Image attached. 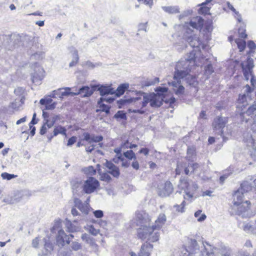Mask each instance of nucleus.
<instances>
[{
  "instance_id": "obj_1",
  "label": "nucleus",
  "mask_w": 256,
  "mask_h": 256,
  "mask_svg": "<svg viewBox=\"0 0 256 256\" xmlns=\"http://www.w3.org/2000/svg\"><path fill=\"white\" fill-rule=\"evenodd\" d=\"M196 53L192 51L189 56L184 59H181L176 64L174 74V80L168 82L169 86L173 87V90L178 96L184 94V88L181 84V79H184L186 76H188L195 68Z\"/></svg>"
},
{
  "instance_id": "obj_2",
  "label": "nucleus",
  "mask_w": 256,
  "mask_h": 256,
  "mask_svg": "<svg viewBox=\"0 0 256 256\" xmlns=\"http://www.w3.org/2000/svg\"><path fill=\"white\" fill-rule=\"evenodd\" d=\"M168 88L166 87H158L156 88V94H146L142 92L140 96L132 98V102H134L138 106L140 107V109H134L130 110L132 112L140 114H144L145 112L142 108L145 107L150 102L152 108H158L162 104L165 96L164 94L168 92Z\"/></svg>"
},
{
  "instance_id": "obj_3",
  "label": "nucleus",
  "mask_w": 256,
  "mask_h": 256,
  "mask_svg": "<svg viewBox=\"0 0 256 256\" xmlns=\"http://www.w3.org/2000/svg\"><path fill=\"white\" fill-rule=\"evenodd\" d=\"M228 122V117L217 116L214 118L212 123L214 132L216 134L222 137L224 141L227 140L232 135V131L229 128L228 126H226V132L224 131V128Z\"/></svg>"
},
{
  "instance_id": "obj_4",
  "label": "nucleus",
  "mask_w": 256,
  "mask_h": 256,
  "mask_svg": "<svg viewBox=\"0 0 256 256\" xmlns=\"http://www.w3.org/2000/svg\"><path fill=\"white\" fill-rule=\"evenodd\" d=\"M2 38L4 40V42L2 44L6 49L12 50L17 48L20 45L24 46L26 42L28 41L31 42V37L28 36H20L17 34H14L12 35L2 36Z\"/></svg>"
},
{
  "instance_id": "obj_5",
  "label": "nucleus",
  "mask_w": 256,
  "mask_h": 256,
  "mask_svg": "<svg viewBox=\"0 0 256 256\" xmlns=\"http://www.w3.org/2000/svg\"><path fill=\"white\" fill-rule=\"evenodd\" d=\"M245 116L246 118H248V115ZM252 118V116H249V118ZM247 122V132L244 134V140L247 143V146L252 148V150H250L251 157L254 160H256V143L252 138V134L256 132V124L254 120L251 119Z\"/></svg>"
},
{
  "instance_id": "obj_6",
  "label": "nucleus",
  "mask_w": 256,
  "mask_h": 256,
  "mask_svg": "<svg viewBox=\"0 0 256 256\" xmlns=\"http://www.w3.org/2000/svg\"><path fill=\"white\" fill-rule=\"evenodd\" d=\"M100 186L98 181L92 177H90L86 181L84 184L82 185L80 183L76 182L72 186L73 192L76 193L78 191L77 189H81L87 194H90L93 192L97 188Z\"/></svg>"
},
{
  "instance_id": "obj_7",
  "label": "nucleus",
  "mask_w": 256,
  "mask_h": 256,
  "mask_svg": "<svg viewBox=\"0 0 256 256\" xmlns=\"http://www.w3.org/2000/svg\"><path fill=\"white\" fill-rule=\"evenodd\" d=\"M187 23L192 29L202 30L206 32H210L212 30V21L204 22L202 17H194L189 23Z\"/></svg>"
},
{
  "instance_id": "obj_8",
  "label": "nucleus",
  "mask_w": 256,
  "mask_h": 256,
  "mask_svg": "<svg viewBox=\"0 0 256 256\" xmlns=\"http://www.w3.org/2000/svg\"><path fill=\"white\" fill-rule=\"evenodd\" d=\"M250 202L248 200L242 202V200H238L236 198H234V203L232 209V212L238 216H242V218L248 216Z\"/></svg>"
},
{
  "instance_id": "obj_9",
  "label": "nucleus",
  "mask_w": 256,
  "mask_h": 256,
  "mask_svg": "<svg viewBox=\"0 0 256 256\" xmlns=\"http://www.w3.org/2000/svg\"><path fill=\"white\" fill-rule=\"evenodd\" d=\"M256 188V179L252 181L245 180L240 185V188L236 191L233 194L234 199L236 198L238 200H241L244 196V193L250 191L255 190Z\"/></svg>"
},
{
  "instance_id": "obj_10",
  "label": "nucleus",
  "mask_w": 256,
  "mask_h": 256,
  "mask_svg": "<svg viewBox=\"0 0 256 256\" xmlns=\"http://www.w3.org/2000/svg\"><path fill=\"white\" fill-rule=\"evenodd\" d=\"M182 31L184 32V38L189 43L192 47L197 48L199 46L200 42L198 37L196 35L194 34V30L189 26V24H188V23H186L182 26Z\"/></svg>"
},
{
  "instance_id": "obj_11",
  "label": "nucleus",
  "mask_w": 256,
  "mask_h": 256,
  "mask_svg": "<svg viewBox=\"0 0 256 256\" xmlns=\"http://www.w3.org/2000/svg\"><path fill=\"white\" fill-rule=\"evenodd\" d=\"M252 89L249 85L246 84L244 87V92L242 94H240L238 100V104L236 106V112L240 111L242 108H245L248 105V102L251 100L250 94L252 92Z\"/></svg>"
},
{
  "instance_id": "obj_12",
  "label": "nucleus",
  "mask_w": 256,
  "mask_h": 256,
  "mask_svg": "<svg viewBox=\"0 0 256 256\" xmlns=\"http://www.w3.org/2000/svg\"><path fill=\"white\" fill-rule=\"evenodd\" d=\"M180 186L182 189H184V193L185 194V195L183 194L184 198L188 200L193 197V192L198 188L196 184L193 182H189L186 180H182Z\"/></svg>"
},
{
  "instance_id": "obj_13",
  "label": "nucleus",
  "mask_w": 256,
  "mask_h": 256,
  "mask_svg": "<svg viewBox=\"0 0 256 256\" xmlns=\"http://www.w3.org/2000/svg\"><path fill=\"white\" fill-rule=\"evenodd\" d=\"M240 66L245 80L248 81L253 73L254 67L253 59L248 58L246 60L242 61L240 63Z\"/></svg>"
},
{
  "instance_id": "obj_14",
  "label": "nucleus",
  "mask_w": 256,
  "mask_h": 256,
  "mask_svg": "<svg viewBox=\"0 0 256 256\" xmlns=\"http://www.w3.org/2000/svg\"><path fill=\"white\" fill-rule=\"evenodd\" d=\"M212 0H206L202 4L197 5V12L198 14L206 16L211 14L210 9L213 6Z\"/></svg>"
},
{
  "instance_id": "obj_15",
  "label": "nucleus",
  "mask_w": 256,
  "mask_h": 256,
  "mask_svg": "<svg viewBox=\"0 0 256 256\" xmlns=\"http://www.w3.org/2000/svg\"><path fill=\"white\" fill-rule=\"evenodd\" d=\"M256 112V102H254V104L251 106H249L248 109H246V108H242L240 111L238 112V114H239L240 118L242 122L245 121L246 122H247L250 120V118H246L245 115H248V116L249 117L254 114Z\"/></svg>"
},
{
  "instance_id": "obj_16",
  "label": "nucleus",
  "mask_w": 256,
  "mask_h": 256,
  "mask_svg": "<svg viewBox=\"0 0 256 256\" xmlns=\"http://www.w3.org/2000/svg\"><path fill=\"white\" fill-rule=\"evenodd\" d=\"M135 220L137 225H149L150 218L148 214L144 210H137L136 212Z\"/></svg>"
},
{
  "instance_id": "obj_17",
  "label": "nucleus",
  "mask_w": 256,
  "mask_h": 256,
  "mask_svg": "<svg viewBox=\"0 0 256 256\" xmlns=\"http://www.w3.org/2000/svg\"><path fill=\"white\" fill-rule=\"evenodd\" d=\"M155 230L152 226H148L147 224L141 226V228L138 230V236L142 240L148 239V237L152 234Z\"/></svg>"
},
{
  "instance_id": "obj_18",
  "label": "nucleus",
  "mask_w": 256,
  "mask_h": 256,
  "mask_svg": "<svg viewBox=\"0 0 256 256\" xmlns=\"http://www.w3.org/2000/svg\"><path fill=\"white\" fill-rule=\"evenodd\" d=\"M96 87L97 86L95 85L92 86L91 88L88 86H83L78 90V92H75L76 96L82 94L83 98L89 97L96 90Z\"/></svg>"
},
{
  "instance_id": "obj_19",
  "label": "nucleus",
  "mask_w": 256,
  "mask_h": 256,
  "mask_svg": "<svg viewBox=\"0 0 256 256\" xmlns=\"http://www.w3.org/2000/svg\"><path fill=\"white\" fill-rule=\"evenodd\" d=\"M74 206L76 207L84 216H86L90 211V206L88 203H83L78 198H74Z\"/></svg>"
},
{
  "instance_id": "obj_20",
  "label": "nucleus",
  "mask_w": 256,
  "mask_h": 256,
  "mask_svg": "<svg viewBox=\"0 0 256 256\" xmlns=\"http://www.w3.org/2000/svg\"><path fill=\"white\" fill-rule=\"evenodd\" d=\"M104 166L108 169V173L111 174L114 177L118 178L120 174L118 168L110 161L106 160Z\"/></svg>"
},
{
  "instance_id": "obj_21",
  "label": "nucleus",
  "mask_w": 256,
  "mask_h": 256,
  "mask_svg": "<svg viewBox=\"0 0 256 256\" xmlns=\"http://www.w3.org/2000/svg\"><path fill=\"white\" fill-rule=\"evenodd\" d=\"M158 194L161 196H169L173 192V186L170 182H166L164 187L159 188Z\"/></svg>"
},
{
  "instance_id": "obj_22",
  "label": "nucleus",
  "mask_w": 256,
  "mask_h": 256,
  "mask_svg": "<svg viewBox=\"0 0 256 256\" xmlns=\"http://www.w3.org/2000/svg\"><path fill=\"white\" fill-rule=\"evenodd\" d=\"M153 248V246L148 242L144 244L140 250L138 256H150L151 252Z\"/></svg>"
},
{
  "instance_id": "obj_23",
  "label": "nucleus",
  "mask_w": 256,
  "mask_h": 256,
  "mask_svg": "<svg viewBox=\"0 0 256 256\" xmlns=\"http://www.w3.org/2000/svg\"><path fill=\"white\" fill-rule=\"evenodd\" d=\"M36 68L38 72L35 70L36 72L32 76V79L33 82L38 83L44 78V70L40 66L37 67Z\"/></svg>"
},
{
  "instance_id": "obj_24",
  "label": "nucleus",
  "mask_w": 256,
  "mask_h": 256,
  "mask_svg": "<svg viewBox=\"0 0 256 256\" xmlns=\"http://www.w3.org/2000/svg\"><path fill=\"white\" fill-rule=\"evenodd\" d=\"M166 220V215L164 214H160L158 218L156 220L154 224L152 225V226L155 230H160L165 224Z\"/></svg>"
},
{
  "instance_id": "obj_25",
  "label": "nucleus",
  "mask_w": 256,
  "mask_h": 256,
  "mask_svg": "<svg viewBox=\"0 0 256 256\" xmlns=\"http://www.w3.org/2000/svg\"><path fill=\"white\" fill-rule=\"evenodd\" d=\"M96 88L100 92V94L102 96L108 95L109 94H113L114 93V88H110V86H96Z\"/></svg>"
},
{
  "instance_id": "obj_26",
  "label": "nucleus",
  "mask_w": 256,
  "mask_h": 256,
  "mask_svg": "<svg viewBox=\"0 0 256 256\" xmlns=\"http://www.w3.org/2000/svg\"><path fill=\"white\" fill-rule=\"evenodd\" d=\"M68 236L66 234L65 232L62 230H60L58 231V234L56 236V244L58 246H63L65 244V238H66Z\"/></svg>"
},
{
  "instance_id": "obj_27",
  "label": "nucleus",
  "mask_w": 256,
  "mask_h": 256,
  "mask_svg": "<svg viewBox=\"0 0 256 256\" xmlns=\"http://www.w3.org/2000/svg\"><path fill=\"white\" fill-rule=\"evenodd\" d=\"M44 242V248L45 252H44V255H47L52 251L54 249V244L50 241L49 238H44L43 239Z\"/></svg>"
},
{
  "instance_id": "obj_28",
  "label": "nucleus",
  "mask_w": 256,
  "mask_h": 256,
  "mask_svg": "<svg viewBox=\"0 0 256 256\" xmlns=\"http://www.w3.org/2000/svg\"><path fill=\"white\" fill-rule=\"evenodd\" d=\"M209 246L210 248V250L206 248V245L204 243H202L200 256H214V252L211 250V246Z\"/></svg>"
},
{
  "instance_id": "obj_29",
  "label": "nucleus",
  "mask_w": 256,
  "mask_h": 256,
  "mask_svg": "<svg viewBox=\"0 0 256 256\" xmlns=\"http://www.w3.org/2000/svg\"><path fill=\"white\" fill-rule=\"evenodd\" d=\"M238 20L239 22V23L240 24V25L238 30L239 36L241 38H246L247 36V34L245 33L246 24L244 22H242L241 24V22H242V17H240L239 18H238Z\"/></svg>"
},
{
  "instance_id": "obj_30",
  "label": "nucleus",
  "mask_w": 256,
  "mask_h": 256,
  "mask_svg": "<svg viewBox=\"0 0 256 256\" xmlns=\"http://www.w3.org/2000/svg\"><path fill=\"white\" fill-rule=\"evenodd\" d=\"M163 10L169 14H176L180 12L179 8L176 6H163Z\"/></svg>"
},
{
  "instance_id": "obj_31",
  "label": "nucleus",
  "mask_w": 256,
  "mask_h": 256,
  "mask_svg": "<svg viewBox=\"0 0 256 256\" xmlns=\"http://www.w3.org/2000/svg\"><path fill=\"white\" fill-rule=\"evenodd\" d=\"M189 249L192 254H196L198 251L200 250V246L196 240H191L190 246Z\"/></svg>"
},
{
  "instance_id": "obj_32",
  "label": "nucleus",
  "mask_w": 256,
  "mask_h": 256,
  "mask_svg": "<svg viewBox=\"0 0 256 256\" xmlns=\"http://www.w3.org/2000/svg\"><path fill=\"white\" fill-rule=\"evenodd\" d=\"M66 130L62 126H55L53 131L54 136H56L58 134L66 136Z\"/></svg>"
},
{
  "instance_id": "obj_33",
  "label": "nucleus",
  "mask_w": 256,
  "mask_h": 256,
  "mask_svg": "<svg viewBox=\"0 0 256 256\" xmlns=\"http://www.w3.org/2000/svg\"><path fill=\"white\" fill-rule=\"evenodd\" d=\"M128 88V84H122L116 89V95L120 96L123 94L125 90Z\"/></svg>"
},
{
  "instance_id": "obj_34",
  "label": "nucleus",
  "mask_w": 256,
  "mask_h": 256,
  "mask_svg": "<svg viewBox=\"0 0 256 256\" xmlns=\"http://www.w3.org/2000/svg\"><path fill=\"white\" fill-rule=\"evenodd\" d=\"M64 91L62 90V92H60V97L62 98L64 96H75L76 94L75 92H71L70 90L71 88L68 87L64 88H62Z\"/></svg>"
},
{
  "instance_id": "obj_35",
  "label": "nucleus",
  "mask_w": 256,
  "mask_h": 256,
  "mask_svg": "<svg viewBox=\"0 0 256 256\" xmlns=\"http://www.w3.org/2000/svg\"><path fill=\"white\" fill-rule=\"evenodd\" d=\"M123 156L129 160H136V154L132 150L124 152Z\"/></svg>"
},
{
  "instance_id": "obj_36",
  "label": "nucleus",
  "mask_w": 256,
  "mask_h": 256,
  "mask_svg": "<svg viewBox=\"0 0 256 256\" xmlns=\"http://www.w3.org/2000/svg\"><path fill=\"white\" fill-rule=\"evenodd\" d=\"M243 228L244 231L247 232H252L254 234H256V227L254 228L253 226L249 223H244L243 225Z\"/></svg>"
},
{
  "instance_id": "obj_37",
  "label": "nucleus",
  "mask_w": 256,
  "mask_h": 256,
  "mask_svg": "<svg viewBox=\"0 0 256 256\" xmlns=\"http://www.w3.org/2000/svg\"><path fill=\"white\" fill-rule=\"evenodd\" d=\"M182 80H186L190 85L194 86L196 84L195 76L191 75L190 73L188 74V76H186Z\"/></svg>"
},
{
  "instance_id": "obj_38",
  "label": "nucleus",
  "mask_w": 256,
  "mask_h": 256,
  "mask_svg": "<svg viewBox=\"0 0 256 256\" xmlns=\"http://www.w3.org/2000/svg\"><path fill=\"white\" fill-rule=\"evenodd\" d=\"M235 42L237 44L238 47L240 50V52H242L246 48V43L244 40L236 39L235 40Z\"/></svg>"
},
{
  "instance_id": "obj_39",
  "label": "nucleus",
  "mask_w": 256,
  "mask_h": 256,
  "mask_svg": "<svg viewBox=\"0 0 256 256\" xmlns=\"http://www.w3.org/2000/svg\"><path fill=\"white\" fill-rule=\"evenodd\" d=\"M86 230L94 236H96L99 233V230L95 228L92 225H88Z\"/></svg>"
},
{
  "instance_id": "obj_40",
  "label": "nucleus",
  "mask_w": 256,
  "mask_h": 256,
  "mask_svg": "<svg viewBox=\"0 0 256 256\" xmlns=\"http://www.w3.org/2000/svg\"><path fill=\"white\" fill-rule=\"evenodd\" d=\"M202 210H198L194 213V216L196 218H198V222H202L206 218L205 214H202Z\"/></svg>"
},
{
  "instance_id": "obj_41",
  "label": "nucleus",
  "mask_w": 256,
  "mask_h": 256,
  "mask_svg": "<svg viewBox=\"0 0 256 256\" xmlns=\"http://www.w3.org/2000/svg\"><path fill=\"white\" fill-rule=\"evenodd\" d=\"M159 237L160 233L158 232H154V231L152 234L148 237V240L150 242H154L158 240Z\"/></svg>"
},
{
  "instance_id": "obj_42",
  "label": "nucleus",
  "mask_w": 256,
  "mask_h": 256,
  "mask_svg": "<svg viewBox=\"0 0 256 256\" xmlns=\"http://www.w3.org/2000/svg\"><path fill=\"white\" fill-rule=\"evenodd\" d=\"M195 148L194 147H189L187 150V157L189 160L192 159L195 156Z\"/></svg>"
},
{
  "instance_id": "obj_43",
  "label": "nucleus",
  "mask_w": 256,
  "mask_h": 256,
  "mask_svg": "<svg viewBox=\"0 0 256 256\" xmlns=\"http://www.w3.org/2000/svg\"><path fill=\"white\" fill-rule=\"evenodd\" d=\"M116 118H120L122 120H126V112L123 110H118L114 116Z\"/></svg>"
},
{
  "instance_id": "obj_44",
  "label": "nucleus",
  "mask_w": 256,
  "mask_h": 256,
  "mask_svg": "<svg viewBox=\"0 0 256 256\" xmlns=\"http://www.w3.org/2000/svg\"><path fill=\"white\" fill-rule=\"evenodd\" d=\"M100 100H98V104H100V107L102 112H104L106 114L110 113V107L102 103Z\"/></svg>"
},
{
  "instance_id": "obj_45",
  "label": "nucleus",
  "mask_w": 256,
  "mask_h": 256,
  "mask_svg": "<svg viewBox=\"0 0 256 256\" xmlns=\"http://www.w3.org/2000/svg\"><path fill=\"white\" fill-rule=\"evenodd\" d=\"M71 248L74 251L80 250L82 248L81 244L77 242H72L70 244Z\"/></svg>"
},
{
  "instance_id": "obj_46",
  "label": "nucleus",
  "mask_w": 256,
  "mask_h": 256,
  "mask_svg": "<svg viewBox=\"0 0 256 256\" xmlns=\"http://www.w3.org/2000/svg\"><path fill=\"white\" fill-rule=\"evenodd\" d=\"M2 177L3 179H6L7 180H10L12 178H14L17 176L16 175H14V174H10L7 172H3L1 174Z\"/></svg>"
},
{
  "instance_id": "obj_47",
  "label": "nucleus",
  "mask_w": 256,
  "mask_h": 256,
  "mask_svg": "<svg viewBox=\"0 0 256 256\" xmlns=\"http://www.w3.org/2000/svg\"><path fill=\"white\" fill-rule=\"evenodd\" d=\"M82 239L83 240H85L87 243L91 244L94 243V241L92 238H91L88 234H84L82 235Z\"/></svg>"
},
{
  "instance_id": "obj_48",
  "label": "nucleus",
  "mask_w": 256,
  "mask_h": 256,
  "mask_svg": "<svg viewBox=\"0 0 256 256\" xmlns=\"http://www.w3.org/2000/svg\"><path fill=\"white\" fill-rule=\"evenodd\" d=\"M186 204V202L184 200H183L182 204L180 205H176L174 207H176V210L178 212H184V206Z\"/></svg>"
},
{
  "instance_id": "obj_49",
  "label": "nucleus",
  "mask_w": 256,
  "mask_h": 256,
  "mask_svg": "<svg viewBox=\"0 0 256 256\" xmlns=\"http://www.w3.org/2000/svg\"><path fill=\"white\" fill-rule=\"evenodd\" d=\"M108 172H104L100 174L101 180L109 182L111 180V177Z\"/></svg>"
},
{
  "instance_id": "obj_50",
  "label": "nucleus",
  "mask_w": 256,
  "mask_h": 256,
  "mask_svg": "<svg viewBox=\"0 0 256 256\" xmlns=\"http://www.w3.org/2000/svg\"><path fill=\"white\" fill-rule=\"evenodd\" d=\"M214 70L211 64H208L205 67V74L209 76L214 72Z\"/></svg>"
},
{
  "instance_id": "obj_51",
  "label": "nucleus",
  "mask_w": 256,
  "mask_h": 256,
  "mask_svg": "<svg viewBox=\"0 0 256 256\" xmlns=\"http://www.w3.org/2000/svg\"><path fill=\"white\" fill-rule=\"evenodd\" d=\"M84 172L90 175H94L96 174V170L92 166H89L86 168L84 170Z\"/></svg>"
},
{
  "instance_id": "obj_52",
  "label": "nucleus",
  "mask_w": 256,
  "mask_h": 256,
  "mask_svg": "<svg viewBox=\"0 0 256 256\" xmlns=\"http://www.w3.org/2000/svg\"><path fill=\"white\" fill-rule=\"evenodd\" d=\"M82 136L84 137V140H86L90 144H92V135H90L88 132H84L82 134Z\"/></svg>"
},
{
  "instance_id": "obj_53",
  "label": "nucleus",
  "mask_w": 256,
  "mask_h": 256,
  "mask_svg": "<svg viewBox=\"0 0 256 256\" xmlns=\"http://www.w3.org/2000/svg\"><path fill=\"white\" fill-rule=\"evenodd\" d=\"M29 54L32 55V58L38 60L42 58L44 56V54L42 52H36L34 53V54H31V53L30 52Z\"/></svg>"
},
{
  "instance_id": "obj_54",
  "label": "nucleus",
  "mask_w": 256,
  "mask_h": 256,
  "mask_svg": "<svg viewBox=\"0 0 256 256\" xmlns=\"http://www.w3.org/2000/svg\"><path fill=\"white\" fill-rule=\"evenodd\" d=\"M192 254L190 249L188 250L187 248H182L181 250L180 256H191Z\"/></svg>"
},
{
  "instance_id": "obj_55",
  "label": "nucleus",
  "mask_w": 256,
  "mask_h": 256,
  "mask_svg": "<svg viewBox=\"0 0 256 256\" xmlns=\"http://www.w3.org/2000/svg\"><path fill=\"white\" fill-rule=\"evenodd\" d=\"M103 140V136H95L94 134H92V142H100Z\"/></svg>"
},
{
  "instance_id": "obj_56",
  "label": "nucleus",
  "mask_w": 256,
  "mask_h": 256,
  "mask_svg": "<svg viewBox=\"0 0 256 256\" xmlns=\"http://www.w3.org/2000/svg\"><path fill=\"white\" fill-rule=\"evenodd\" d=\"M72 54L73 58L72 60L74 61V62L77 64L79 60V57L78 56V52L76 49L74 48Z\"/></svg>"
},
{
  "instance_id": "obj_57",
  "label": "nucleus",
  "mask_w": 256,
  "mask_h": 256,
  "mask_svg": "<svg viewBox=\"0 0 256 256\" xmlns=\"http://www.w3.org/2000/svg\"><path fill=\"white\" fill-rule=\"evenodd\" d=\"M52 100L51 98L44 99L42 98L40 100V104L42 105H46L49 104H52Z\"/></svg>"
},
{
  "instance_id": "obj_58",
  "label": "nucleus",
  "mask_w": 256,
  "mask_h": 256,
  "mask_svg": "<svg viewBox=\"0 0 256 256\" xmlns=\"http://www.w3.org/2000/svg\"><path fill=\"white\" fill-rule=\"evenodd\" d=\"M76 136H72L68 140L67 146H72L74 144L76 141Z\"/></svg>"
},
{
  "instance_id": "obj_59",
  "label": "nucleus",
  "mask_w": 256,
  "mask_h": 256,
  "mask_svg": "<svg viewBox=\"0 0 256 256\" xmlns=\"http://www.w3.org/2000/svg\"><path fill=\"white\" fill-rule=\"evenodd\" d=\"M86 66L89 68L92 69L96 66H98V64H94L90 61H87L85 64Z\"/></svg>"
},
{
  "instance_id": "obj_60",
  "label": "nucleus",
  "mask_w": 256,
  "mask_h": 256,
  "mask_svg": "<svg viewBox=\"0 0 256 256\" xmlns=\"http://www.w3.org/2000/svg\"><path fill=\"white\" fill-rule=\"evenodd\" d=\"M94 216L97 218H101L103 216V212L101 210H96L94 212Z\"/></svg>"
},
{
  "instance_id": "obj_61",
  "label": "nucleus",
  "mask_w": 256,
  "mask_h": 256,
  "mask_svg": "<svg viewBox=\"0 0 256 256\" xmlns=\"http://www.w3.org/2000/svg\"><path fill=\"white\" fill-rule=\"evenodd\" d=\"M56 103L55 102H54L52 104H48L45 105V106H46L45 110H52L56 108Z\"/></svg>"
},
{
  "instance_id": "obj_62",
  "label": "nucleus",
  "mask_w": 256,
  "mask_h": 256,
  "mask_svg": "<svg viewBox=\"0 0 256 256\" xmlns=\"http://www.w3.org/2000/svg\"><path fill=\"white\" fill-rule=\"evenodd\" d=\"M227 6V9L228 10H230L234 12V13L236 15L238 14V12H236L235 8H234V6L229 2H227L226 3Z\"/></svg>"
},
{
  "instance_id": "obj_63",
  "label": "nucleus",
  "mask_w": 256,
  "mask_h": 256,
  "mask_svg": "<svg viewBox=\"0 0 256 256\" xmlns=\"http://www.w3.org/2000/svg\"><path fill=\"white\" fill-rule=\"evenodd\" d=\"M248 46L251 50H254L256 48V44L252 40H250L248 43Z\"/></svg>"
},
{
  "instance_id": "obj_64",
  "label": "nucleus",
  "mask_w": 256,
  "mask_h": 256,
  "mask_svg": "<svg viewBox=\"0 0 256 256\" xmlns=\"http://www.w3.org/2000/svg\"><path fill=\"white\" fill-rule=\"evenodd\" d=\"M132 166L133 168L136 170H138L139 169L140 164L136 160V159L132 162Z\"/></svg>"
}]
</instances>
